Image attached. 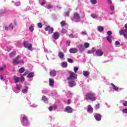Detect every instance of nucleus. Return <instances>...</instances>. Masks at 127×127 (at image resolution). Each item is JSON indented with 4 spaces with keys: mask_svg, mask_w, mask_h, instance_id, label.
<instances>
[{
    "mask_svg": "<svg viewBox=\"0 0 127 127\" xmlns=\"http://www.w3.org/2000/svg\"><path fill=\"white\" fill-rule=\"evenodd\" d=\"M85 99L86 101H92L93 102L96 101V97L94 94L91 92H89L86 94Z\"/></svg>",
    "mask_w": 127,
    "mask_h": 127,
    "instance_id": "f257e3e1",
    "label": "nucleus"
},
{
    "mask_svg": "<svg viewBox=\"0 0 127 127\" xmlns=\"http://www.w3.org/2000/svg\"><path fill=\"white\" fill-rule=\"evenodd\" d=\"M23 45L25 48H27L28 50H30L31 51H32L33 48L32 44L28 43L27 42V41H24L23 42Z\"/></svg>",
    "mask_w": 127,
    "mask_h": 127,
    "instance_id": "f03ea898",
    "label": "nucleus"
},
{
    "mask_svg": "<svg viewBox=\"0 0 127 127\" xmlns=\"http://www.w3.org/2000/svg\"><path fill=\"white\" fill-rule=\"evenodd\" d=\"M69 76L67 78V80H70V79H74L77 78V74L74 73V72L72 71H69Z\"/></svg>",
    "mask_w": 127,
    "mask_h": 127,
    "instance_id": "7ed1b4c3",
    "label": "nucleus"
},
{
    "mask_svg": "<svg viewBox=\"0 0 127 127\" xmlns=\"http://www.w3.org/2000/svg\"><path fill=\"white\" fill-rule=\"evenodd\" d=\"M68 81V86L70 88H73L74 86H76V82L74 79H67Z\"/></svg>",
    "mask_w": 127,
    "mask_h": 127,
    "instance_id": "20e7f679",
    "label": "nucleus"
},
{
    "mask_svg": "<svg viewBox=\"0 0 127 127\" xmlns=\"http://www.w3.org/2000/svg\"><path fill=\"white\" fill-rule=\"evenodd\" d=\"M65 112L68 114H72L73 113V109L71 107L67 106L65 108Z\"/></svg>",
    "mask_w": 127,
    "mask_h": 127,
    "instance_id": "39448f33",
    "label": "nucleus"
},
{
    "mask_svg": "<svg viewBox=\"0 0 127 127\" xmlns=\"http://www.w3.org/2000/svg\"><path fill=\"white\" fill-rule=\"evenodd\" d=\"M45 30L46 31H48L49 33H53V31H54V29H53V28L52 27H51L50 26H48L45 28Z\"/></svg>",
    "mask_w": 127,
    "mask_h": 127,
    "instance_id": "423d86ee",
    "label": "nucleus"
},
{
    "mask_svg": "<svg viewBox=\"0 0 127 127\" xmlns=\"http://www.w3.org/2000/svg\"><path fill=\"white\" fill-rule=\"evenodd\" d=\"M96 54L97 56H103V55H104V52H103V50L98 49L96 50Z\"/></svg>",
    "mask_w": 127,
    "mask_h": 127,
    "instance_id": "0eeeda50",
    "label": "nucleus"
},
{
    "mask_svg": "<svg viewBox=\"0 0 127 127\" xmlns=\"http://www.w3.org/2000/svg\"><path fill=\"white\" fill-rule=\"evenodd\" d=\"M73 18L76 19V20H80L81 19V17H80V14L77 12H75L73 14Z\"/></svg>",
    "mask_w": 127,
    "mask_h": 127,
    "instance_id": "6e6552de",
    "label": "nucleus"
},
{
    "mask_svg": "<svg viewBox=\"0 0 127 127\" xmlns=\"http://www.w3.org/2000/svg\"><path fill=\"white\" fill-rule=\"evenodd\" d=\"M94 118L96 121H98V122H100L101 120H102V116L100 114H96L94 115Z\"/></svg>",
    "mask_w": 127,
    "mask_h": 127,
    "instance_id": "1a4fd4ad",
    "label": "nucleus"
},
{
    "mask_svg": "<svg viewBox=\"0 0 127 127\" xmlns=\"http://www.w3.org/2000/svg\"><path fill=\"white\" fill-rule=\"evenodd\" d=\"M60 36V34L58 32H55L54 34V37L53 38L54 39H55L57 40V39H58L59 38V37Z\"/></svg>",
    "mask_w": 127,
    "mask_h": 127,
    "instance_id": "9d476101",
    "label": "nucleus"
},
{
    "mask_svg": "<svg viewBox=\"0 0 127 127\" xmlns=\"http://www.w3.org/2000/svg\"><path fill=\"white\" fill-rule=\"evenodd\" d=\"M12 63L14 65H17V64H19L20 63L19 60L14 58L12 59Z\"/></svg>",
    "mask_w": 127,
    "mask_h": 127,
    "instance_id": "9b49d317",
    "label": "nucleus"
},
{
    "mask_svg": "<svg viewBox=\"0 0 127 127\" xmlns=\"http://www.w3.org/2000/svg\"><path fill=\"white\" fill-rule=\"evenodd\" d=\"M57 74V73L56 72V70H52L50 72V75L52 77H55Z\"/></svg>",
    "mask_w": 127,
    "mask_h": 127,
    "instance_id": "f8f14e48",
    "label": "nucleus"
},
{
    "mask_svg": "<svg viewBox=\"0 0 127 127\" xmlns=\"http://www.w3.org/2000/svg\"><path fill=\"white\" fill-rule=\"evenodd\" d=\"M77 52H78V50L75 48H72L69 49L70 53H72L73 54H75V53H77Z\"/></svg>",
    "mask_w": 127,
    "mask_h": 127,
    "instance_id": "ddd939ff",
    "label": "nucleus"
},
{
    "mask_svg": "<svg viewBox=\"0 0 127 127\" xmlns=\"http://www.w3.org/2000/svg\"><path fill=\"white\" fill-rule=\"evenodd\" d=\"M58 56L61 59H63V58H64L65 56V55H64V53L62 52H59Z\"/></svg>",
    "mask_w": 127,
    "mask_h": 127,
    "instance_id": "4468645a",
    "label": "nucleus"
},
{
    "mask_svg": "<svg viewBox=\"0 0 127 127\" xmlns=\"http://www.w3.org/2000/svg\"><path fill=\"white\" fill-rule=\"evenodd\" d=\"M49 85L51 87H53V86H54V79L49 78Z\"/></svg>",
    "mask_w": 127,
    "mask_h": 127,
    "instance_id": "2eb2a0df",
    "label": "nucleus"
},
{
    "mask_svg": "<svg viewBox=\"0 0 127 127\" xmlns=\"http://www.w3.org/2000/svg\"><path fill=\"white\" fill-rule=\"evenodd\" d=\"M13 79L15 81V83H18L20 80V79L19 78V77L16 76H14L13 77Z\"/></svg>",
    "mask_w": 127,
    "mask_h": 127,
    "instance_id": "dca6fc26",
    "label": "nucleus"
},
{
    "mask_svg": "<svg viewBox=\"0 0 127 127\" xmlns=\"http://www.w3.org/2000/svg\"><path fill=\"white\" fill-rule=\"evenodd\" d=\"M42 101H43L44 103H47L48 102V98L45 96H43L42 97Z\"/></svg>",
    "mask_w": 127,
    "mask_h": 127,
    "instance_id": "f3484780",
    "label": "nucleus"
},
{
    "mask_svg": "<svg viewBox=\"0 0 127 127\" xmlns=\"http://www.w3.org/2000/svg\"><path fill=\"white\" fill-rule=\"evenodd\" d=\"M82 74L85 76V77H88L90 74V72L88 71L84 70Z\"/></svg>",
    "mask_w": 127,
    "mask_h": 127,
    "instance_id": "a211bd4d",
    "label": "nucleus"
},
{
    "mask_svg": "<svg viewBox=\"0 0 127 127\" xmlns=\"http://www.w3.org/2000/svg\"><path fill=\"white\" fill-rule=\"evenodd\" d=\"M95 49L94 48H92L91 51H88L87 53L88 54H92L95 53Z\"/></svg>",
    "mask_w": 127,
    "mask_h": 127,
    "instance_id": "6ab92c4d",
    "label": "nucleus"
},
{
    "mask_svg": "<svg viewBox=\"0 0 127 127\" xmlns=\"http://www.w3.org/2000/svg\"><path fill=\"white\" fill-rule=\"evenodd\" d=\"M110 85H111V86H112L114 90H115V91H119V87H118L117 86H116V85H115V84H114L113 83H111Z\"/></svg>",
    "mask_w": 127,
    "mask_h": 127,
    "instance_id": "aec40b11",
    "label": "nucleus"
},
{
    "mask_svg": "<svg viewBox=\"0 0 127 127\" xmlns=\"http://www.w3.org/2000/svg\"><path fill=\"white\" fill-rule=\"evenodd\" d=\"M25 71V69H24V67H22L19 69V73L20 74H22Z\"/></svg>",
    "mask_w": 127,
    "mask_h": 127,
    "instance_id": "412c9836",
    "label": "nucleus"
},
{
    "mask_svg": "<svg viewBox=\"0 0 127 127\" xmlns=\"http://www.w3.org/2000/svg\"><path fill=\"white\" fill-rule=\"evenodd\" d=\"M87 112H88L89 113H93V107L89 105L87 109Z\"/></svg>",
    "mask_w": 127,
    "mask_h": 127,
    "instance_id": "4be33fe9",
    "label": "nucleus"
},
{
    "mask_svg": "<svg viewBox=\"0 0 127 127\" xmlns=\"http://www.w3.org/2000/svg\"><path fill=\"white\" fill-rule=\"evenodd\" d=\"M98 30L100 32H102V31H104V27L102 26H99L98 27Z\"/></svg>",
    "mask_w": 127,
    "mask_h": 127,
    "instance_id": "5701e85b",
    "label": "nucleus"
},
{
    "mask_svg": "<svg viewBox=\"0 0 127 127\" xmlns=\"http://www.w3.org/2000/svg\"><path fill=\"white\" fill-rule=\"evenodd\" d=\"M34 76V72H31L28 74L27 78H32Z\"/></svg>",
    "mask_w": 127,
    "mask_h": 127,
    "instance_id": "b1692460",
    "label": "nucleus"
},
{
    "mask_svg": "<svg viewBox=\"0 0 127 127\" xmlns=\"http://www.w3.org/2000/svg\"><path fill=\"white\" fill-rule=\"evenodd\" d=\"M67 25V24L66 23V22L65 21H62L61 22V26H62V27H64V26Z\"/></svg>",
    "mask_w": 127,
    "mask_h": 127,
    "instance_id": "393cba45",
    "label": "nucleus"
},
{
    "mask_svg": "<svg viewBox=\"0 0 127 127\" xmlns=\"http://www.w3.org/2000/svg\"><path fill=\"white\" fill-rule=\"evenodd\" d=\"M112 35L108 36V37H107V40L108 41L109 43H112Z\"/></svg>",
    "mask_w": 127,
    "mask_h": 127,
    "instance_id": "a878e982",
    "label": "nucleus"
},
{
    "mask_svg": "<svg viewBox=\"0 0 127 127\" xmlns=\"http://www.w3.org/2000/svg\"><path fill=\"white\" fill-rule=\"evenodd\" d=\"M27 121L28 119L27 117H26L25 116L23 117L22 121L23 122V123H27Z\"/></svg>",
    "mask_w": 127,
    "mask_h": 127,
    "instance_id": "bb28decb",
    "label": "nucleus"
},
{
    "mask_svg": "<svg viewBox=\"0 0 127 127\" xmlns=\"http://www.w3.org/2000/svg\"><path fill=\"white\" fill-rule=\"evenodd\" d=\"M89 46H90V44L88 43H85L84 44V47L85 48H89Z\"/></svg>",
    "mask_w": 127,
    "mask_h": 127,
    "instance_id": "cd10ccee",
    "label": "nucleus"
},
{
    "mask_svg": "<svg viewBox=\"0 0 127 127\" xmlns=\"http://www.w3.org/2000/svg\"><path fill=\"white\" fill-rule=\"evenodd\" d=\"M29 30L31 31V32H33V30H34V28H33V26L31 25V26L29 27Z\"/></svg>",
    "mask_w": 127,
    "mask_h": 127,
    "instance_id": "c85d7f7f",
    "label": "nucleus"
},
{
    "mask_svg": "<svg viewBox=\"0 0 127 127\" xmlns=\"http://www.w3.org/2000/svg\"><path fill=\"white\" fill-rule=\"evenodd\" d=\"M67 66H68V64H67V63L64 62L63 63L62 66L63 68H66L67 67Z\"/></svg>",
    "mask_w": 127,
    "mask_h": 127,
    "instance_id": "c756f323",
    "label": "nucleus"
},
{
    "mask_svg": "<svg viewBox=\"0 0 127 127\" xmlns=\"http://www.w3.org/2000/svg\"><path fill=\"white\" fill-rule=\"evenodd\" d=\"M91 16L92 17V18H97V17H98V14H92L91 15Z\"/></svg>",
    "mask_w": 127,
    "mask_h": 127,
    "instance_id": "7c9ffc66",
    "label": "nucleus"
},
{
    "mask_svg": "<svg viewBox=\"0 0 127 127\" xmlns=\"http://www.w3.org/2000/svg\"><path fill=\"white\" fill-rule=\"evenodd\" d=\"M62 33H63V34L67 33V30H66V29L63 28L62 29Z\"/></svg>",
    "mask_w": 127,
    "mask_h": 127,
    "instance_id": "2f4dec72",
    "label": "nucleus"
},
{
    "mask_svg": "<svg viewBox=\"0 0 127 127\" xmlns=\"http://www.w3.org/2000/svg\"><path fill=\"white\" fill-rule=\"evenodd\" d=\"M91 2L92 4H96L97 3V0H91Z\"/></svg>",
    "mask_w": 127,
    "mask_h": 127,
    "instance_id": "473e14b6",
    "label": "nucleus"
},
{
    "mask_svg": "<svg viewBox=\"0 0 127 127\" xmlns=\"http://www.w3.org/2000/svg\"><path fill=\"white\" fill-rule=\"evenodd\" d=\"M67 61L69 63H74V61L71 59H67Z\"/></svg>",
    "mask_w": 127,
    "mask_h": 127,
    "instance_id": "72a5a7b5",
    "label": "nucleus"
},
{
    "mask_svg": "<svg viewBox=\"0 0 127 127\" xmlns=\"http://www.w3.org/2000/svg\"><path fill=\"white\" fill-rule=\"evenodd\" d=\"M37 26L39 28H42V23L39 22L38 23Z\"/></svg>",
    "mask_w": 127,
    "mask_h": 127,
    "instance_id": "f704fd0d",
    "label": "nucleus"
},
{
    "mask_svg": "<svg viewBox=\"0 0 127 127\" xmlns=\"http://www.w3.org/2000/svg\"><path fill=\"white\" fill-rule=\"evenodd\" d=\"M47 8L48 9H50V8H53V6H52V5H48L47 6Z\"/></svg>",
    "mask_w": 127,
    "mask_h": 127,
    "instance_id": "c9c22d12",
    "label": "nucleus"
},
{
    "mask_svg": "<svg viewBox=\"0 0 127 127\" xmlns=\"http://www.w3.org/2000/svg\"><path fill=\"white\" fill-rule=\"evenodd\" d=\"M4 68H5V65H4L3 67H0V72H3Z\"/></svg>",
    "mask_w": 127,
    "mask_h": 127,
    "instance_id": "e433bc0d",
    "label": "nucleus"
},
{
    "mask_svg": "<svg viewBox=\"0 0 127 127\" xmlns=\"http://www.w3.org/2000/svg\"><path fill=\"white\" fill-rule=\"evenodd\" d=\"M14 55H15V53H14V52H12V53H11L9 54V57H10V58H11V57H13V56H14Z\"/></svg>",
    "mask_w": 127,
    "mask_h": 127,
    "instance_id": "4c0bfd02",
    "label": "nucleus"
},
{
    "mask_svg": "<svg viewBox=\"0 0 127 127\" xmlns=\"http://www.w3.org/2000/svg\"><path fill=\"white\" fill-rule=\"evenodd\" d=\"M107 34H108V35H109V36H110V35H112V34H113V32H112V31H108L107 32Z\"/></svg>",
    "mask_w": 127,
    "mask_h": 127,
    "instance_id": "58836bf2",
    "label": "nucleus"
},
{
    "mask_svg": "<svg viewBox=\"0 0 127 127\" xmlns=\"http://www.w3.org/2000/svg\"><path fill=\"white\" fill-rule=\"evenodd\" d=\"M27 91H28V89H23L22 90V93H23L24 94H25V93H27Z\"/></svg>",
    "mask_w": 127,
    "mask_h": 127,
    "instance_id": "ea45409f",
    "label": "nucleus"
},
{
    "mask_svg": "<svg viewBox=\"0 0 127 127\" xmlns=\"http://www.w3.org/2000/svg\"><path fill=\"white\" fill-rule=\"evenodd\" d=\"M95 109L96 110H98V109H100V105L99 104H97L96 105Z\"/></svg>",
    "mask_w": 127,
    "mask_h": 127,
    "instance_id": "a19ab883",
    "label": "nucleus"
},
{
    "mask_svg": "<svg viewBox=\"0 0 127 127\" xmlns=\"http://www.w3.org/2000/svg\"><path fill=\"white\" fill-rule=\"evenodd\" d=\"M73 70H74V72L75 73H77V71H78V67H74Z\"/></svg>",
    "mask_w": 127,
    "mask_h": 127,
    "instance_id": "79ce46f5",
    "label": "nucleus"
},
{
    "mask_svg": "<svg viewBox=\"0 0 127 127\" xmlns=\"http://www.w3.org/2000/svg\"><path fill=\"white\" fill-rule=\"evenodd\" d=\"M110 8H111V10H112V11L115 10V6L113 5H111Z\"/></svg>",
    "mask_w": 127,
    "mask_h": 127,
    "instance_id": "37998d69",
    "label": "nucleus"
},
{
    "mask_svg": "<svg viewBox=\"0 0 127 127\" xmlns=\"http://www.w3.org/2000/svg\"><path fill=\"white\" fill-rule=\"evenodd\" d=\"M16 90H20V86H19V85L18 84L16 85Z\"/></svg>",
    "mask_w": 127,
    "mask_h": 127,
    "instance_id": "c03bdc74",
    "label": "nucleus"
},
{
    "mask_svg": "<svg viewBox=\"0 0 127 127\" xmlns=\"http://www.w3.org/2000/svg\"><path fill=\"white\" fill-rule=\"evenodd\" d=\"M122 112L124 113V114H127V109H124Z\"/></svg>",
    "mask_w": 127,
    "mask_h": 127,
    "instance_id": "a18cd8bd",
    "label": "nucleus"
},
{
    "mask_svg": "<svg viewBox=\"0 0 127 127\" xmlns=\"http://www.w3.org/2000/svg\"><path fill=\"white\" fill-rule=\"evenodd\" d=\"M15 5L16 6H19V5H20V2H17L15 3Z\"/></svg>",
    "mask_w": 127,
    "mask_h": 127,
    "instance_id": "49530a36",
    "label": "nucleus"
},
{
    "mask_svg": "<svg viewBox=\"0 0 127 127\" xmlns=\"http://www.w3.org/2000/svg\"><path fill=\"white\" fill-rule=\"evenodd\" d=\"M69 37H70V38H74V37H75V36L73 35V34H70L69 35Z\"/></svg>",
    "mask_w": 127,
    "mask_h": 127,
    "instance_id": "de8ad7c7",
    "label": "nucleus"
},
{
    "mask_svg": "<svg viewBox=\"0 0 127 127\" xmlns=\"http://www.w3.org/2000/svg\"><path fill=\"white\" fill-rule=\"evenodd\" d=\"M21 81L22 82V83L24 82V77H23V76L21 77Z\"/></svg>",
    "mask_w": 127,
    "mask_h": 127,
    "instance_id": "09e8293b",
    "label": "nucleus"
},
{
    "mask_svg": "<svg viewBox=\"0 0 127 127\" xmlns=\"http://www.w3.org/2000/svg\"><path fill=\"white\" fill-rule=\"evenodd\" d=\"M123 105L125 107H127V101H125L124 103H123Z\"/></svg>",
    "mask_w": 127,
    "mask_h": 127,
    "instance_id": "8fccbe9b",
    "label": "nucleus"
},
{
    "mask_svg": "<svg viewBox=\"0 0 127 127\" xmlns=\"http://www.w3.org/2000/svg\"><path fill=\"white\" fill-rule=\"evenodd\" d=\"M67 105H70V104H71V100L68 99L67 100Z\"/></svg>",
    "mask_w": 127,
    "mask_h": 127,
    "instance_id": "3c124183",
    "label": "nucleus"
},
{
    "mask_svg": "<svg viewBox=\"0 0 127 127\" xmlns=\"http://www.w3.org/2000/svg\"><path fill=\"white\" fill-rule=\"evenodd\" d=\"M52 110H53V107L52 106H50L49 108V110L51 111H52Z\"/></svg>",
    "mask_w": 127,
    "mask_h": 127,
    "instance_id": "603ef678",
    "label": "nucleus"
},
{
    "mask_svg": "<svg viewBox=\"0 0 127 127\" xmlns=\"http://www.w3.org/2000/svg\"><path fill=\"white\" fill-rule=\"evenodd\" d=\"M115 43H116V45H120V42H119V41H116L115 42Z\"/></svg>",
    "mask_w": 127,
    "mask_h": 127,
    "instance_id": "864d4df0",
    "label": "nucleus"
},
{
    "mask_svg": "<svg viewBox=\"0 0 127 127\" xmlns=\"http://www.w3.org/2000/svg\"><path fill=\"white\" fill-rule=\"evenodd\" d=\"M9 27H11V28H12V30L13 29V26H12V23H11L9 25Z\"/></svg>",
    "mask_w": 127,
    "mask_h": 127,
    "instance_id": "5fc2aeb1",
    "label": "nucleus"
},
{
    "mask_svg": "<svg viewBox=\"0 0 127 127\" xmlns=\"http://www.w3.org/2000/svg\"><path fill=\"white\" fill-rule=\"evenodd\" d=\"M108 2L109 4H112V0H108Z\"/></svg>",
    "mask_w": 127,
    "mask_h": 127,
    "instance_id": "6e6d98bb",
    "label": "nucleus"
},
{
    "mask_svg": "<svg viewBox=\"0 0 127 127\" xmlns=\"http://www.w3.org/2000/svg\"><path fill=\"white\" fill-rule=\"evenodd\" d=\"M82 34H83V35H87V32L84 31L82 32Z\"/></svg>",
    "mask_w": 127,
    "mask_h": 127,
    "instance_id": "4d7b16f0",
    "label": "nucleus"
},
{
    "mask_svg": "<svg viewBox=\"0 0 127 127\" xmlns=\"http://www.w3.org/2000/svg\"><path fill=\"white\" fill-rule=\"evenodd\" d=\"M0 80H3V76L2 75H0Z\"/></svg>",
    "mask_w": 127,
    "mask_h": 127,
    "instance_id": "13d9d810",
    "label": "nucleus"
},
{
    "mask_svg": "<svg viewBox=\"0 0 127 127\" xmlns=\"http://www.w3.org/2000/svg\"><path fill=\"white\" fill-rule=\"evenodd\" d=\"M5 30H6V31H7V30H8V28L6 26H5Z\"/></svg>",
    "mask_w": 127,
    "mask_h": 127,
    "instance_id": "bf43d9fd",
    "label": "nucleus"
},
{
    "mask_svg": "<svg viewBox=\"0 0 127 127\" xmlns=\"http://www.w3.org/2000/svg\"><path fill=\"white\" fill-rule=\"evenodd\" d=\"M44 4H45V2H42L41 4V5H44Z\"/></svg>",
    "mask_w": 127,
    "mask_h": 127,
    "instance_id": "052dcab7",
    "label": "nucleus"
},
{
    "mask_svg": "<svg viewBox=\"0 0 127 127\" xmlns=\"http://www.w3.org/2000/svg\"><path fill=\"white\" fill-rule=\"evenodd\" d=\"M16 59H17V60H19V55H18L17 56V57L16 58Z\"/></svg>",
    "mask_w": 127,
    "mask_h": 127,
    "instance_id": "680f3d73",
    "label": "nucleus"
},
{
    "mask_svg": "<svg viewBox=\"0 0 127 127\" xmlns=\"http://www.w3.org/2000/svg\"><path fill=\"white\" fill-rule=\"evenodd\" d=\"M66 44H68V46H70V42L67 41Z\"/></svg>",
    "mask_w": 127,
    "mask_h": 127,
    "instance_id": "e2e57ef3",
    "label": "nucleus"
},
{
    "mask_svg": "<svg viewBox=\"0 0 127 127\" xmlns=\"http://www.w3.org/2000/svg\"><path fill=\"white\" fill-rule=\"evenodd\" d=\"M54 109L55 110H56V109H57V106H55L54 107Z\"/></svg>",
    "mask_w": 127,
    "mask_h": 127,
    "instance_id": "0e129e2a",
    "label": "nucleus"
},
{
    "mask_svg": "<svg viewBox=\"0 0 127 127\" xmlns=\"http://www.w3.org/2000/svg\"><path fill=\"white\" fill-rule=\"evenodd\" d=\"M125 27L126 28V29H127V23L125 25Z\"/></svg>",
    "mask_w": 127,
    "mask_h": 127,
    "instance_id": "69168bd1",
    "label": "nucleus"
},
{
    "mask_svg": "<svg viewBox=\"0 0 127 127\" xmlns=\"http://www.w3.org/2000/svg\"><path fill=\"white\" fill-rule=\"evenodd\" d=\"M6 12H7L6 11H3L2 13H6Z\"/></svg>",
    "mask_w": 127,
    "mask_h": 127,
    "instance_id": "338daca9",
    "label": "nucleus"
},
{
    "mask_svg": "<svg viewBox=\"0 0 127 127\" xmlns=\"http://www.w3.org/2000/svg\"><path fill=\"white\" fill-rule=\"evenodd\" d=\"M66 15H69V12H66Z\"/></svg>",
    "mask_w": 127,
    "mask_h": 127,
    "instance_id": "774afa93",
    "label": "nucleus"
}]
</instances>
